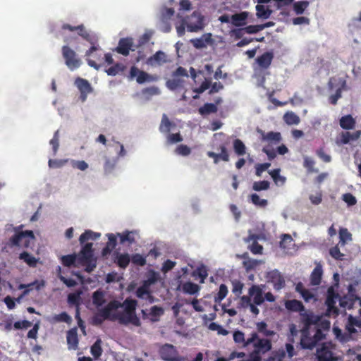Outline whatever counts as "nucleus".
<instances>
[{
    "mask_svg": "<svg viewBox=\"0 0 361 361\" xmlns=\"http://www.w3.org/2000/svg\"><path fill=\"white\" fill-rule=\"evenodd\" d=\"M68 302L70 305H75L76 308L79 307L80 304V293H72L68 295Z\"/></svg>",
    "mask_w": 361,
    "mask_h": 361,
    "instance_id": "nucleus-56",
    "label": "nucleus"
},
{
    "mask_svg": "<svg viewBox=\"0 0 361 361\" xmlns=\"http://www.w3.org/2000/svg\"><path fill=\"white\" fill-rule=\"evenodd\" d=\"M116 164V159H106L104 165V170L106 174L110 173L113 171Z\"/></svg>",
    "mask_w": 361,
    "mask_h": 361,
    "instance_id": "nucleus-63",
    "label": "nucleus"
},
{
    "mask_svg": "<svg viewBox=\"0 0 361 361\" xmlns=\"http://www.w3.org/2000/svg\"><path fill=\"white\" fill-rule=\"evenodd\" d=\"M54 322H65L70 324L72 322L71 317L66 312H61L59 314H55L52 318Z\"/></svg>",
    "mask_w": 361,
    "mask_h": 361,
    "instance_id": "nucleus-51",
    "label": "nucleus"
},
{
    "mask_svg": "<svg viewBox=\"0 0 361 361\" xmlns=\"http://www.w3.org/2000/svg\"><path fill=\"white\" fill-rule=\"evenodd\" d=\"M221 153L216 154L214 152L209 151L207 154L209 157L212 158L214 159V164H218L220 160L224 161H229V154L228 153V150L224 145H221L220 146Z\"/></svg>",
    "mask_w": 361,
    "mask_h": 361,
    "instance_id": "nucleus-22",
    "label": "nucleus"
},
{
    "mask_svg": "<svg viewBox=\"0 0 361 361\" xmlns=\"http://www.w3.org/2000/svg\"><path fill=\"white\" fill-rule=\"evenodd\" d=\"M315 161L313 159L305 157L304 158L303 166L307 169L308 173H317L319 170L314 168Z\"/></svg>",
    "mask_w": 361,
    "mask_h": 361,
    "instance_id": "nucleus-50",
    "label": "nucleus"
},
{
    "mask_svg": "<svg viewBox=\"0 0 361 361\" xmlns=\"http://www.w3.org/2000/svg\"><path fill=\"white\" fill-rule=\"evenodd\" d=\"M270 183L268 180L256 181L252 185V189L255 191L267 190L269 188Z\"/></svg>",
    "mask_w": 361,
    "mask_h": 361,
    "instance_id": "nucleus-59",
    "label": "nucleus"
},
{
    "mask_svg": "<svg viewBox=\"0 0 361 361\" xmlns=\"http://www.w3.org/2000/svg\"><path fill=\"white\" fill-rule=\"evenodd\" d=\"M263 286L252 285L248 290V295L252 298L255 305H261L264 302Z\"/></svg>",
    "mask_w": 361,
    "mask_h": 361,
    "instance_id": "nucleus-17",
    "label": "nucleus"
},
{
    "mask_svg": "<svg viewBox=\"0 0 361 361\" xmlns=\"http://www.w3.org/2000/svg\"><path fill=\"white\" fill-rule=\"evenodd\" d=\"M308 5V1H305L295 2L293 4L294 11L297 15L302 14L304 12V11L307 8Z\"/></svg>",
    "mask_w": 361,
    "mask_h": 361,
    "instance_id": "nucleus-58",
    "label": "nucleus"
},
{
    "mask_svg": "<svg viewBox=\"0 0 361 361\" xmlns=\"http://www.w3.org/2000/svg\"><path fill=\"white\" fill-rule=\"evenodd\" d=\"M228 293V288L225 284H221L219 286V292L217 295L214 297V301L216 302H220L223 300Z\"/></svg>",
    "mask_w": 361,
    "mask_h": 361,
    "instance_id": "nucleus-57",
    "label": "nucleus"
},
{
    "mask_svg": "<svg viewBox=\"0 0 361 361\" xmlns=\"http://www.w3.org/2000/svg\"><path fill=\"white\" fill-rule=\"evenodd\" d=\"M61 52L63 58L65 60V63L70 70L73 71L81 66L82 61L78 57L76 52L70 47L67 45L63 46Z\"/></svg>",
    "mask_w": 361,
    "mask_h": 361,
    "instance_id": "nucleus-8",
    "label": "nucleus"
},
{
    "mask_svg": "<svg viewBox=\"0 0 361 361\" xmlns=\"http://www.w3.org/2000/svg\"><path fill=\"white\" fill-rule=\"evenodd\" d=\"M136 77V81L139 84H143L145 82L156 81L158 80L157 75H152L147 73L139 70L136 66H132L130 70V78H134Z\"/></svg>",
    "mask_w": 361,
    "mask_h": 361,
    "instance_id": "nucleus-11",
    "label": "nucleus"
},
{
    "mask_svg": "<svg viewBox=\"0 0 361 361\" xmlns=\"http://www.w3.org/2000/svg\"><path fill=\"white\" fill-rule=\"evenodd\" d=\"M61 263L64 267H77L78 256L76 254L67 255L61 257Z\"/></svg>",
    "mask_w": 361,
    "mask_h": 361,
    "instance_id": "nucleus-36",
    "label": "nucleus"
},
{
    "mask_svg": "<svg viewBox=\"0 0 361 361\" xmlns=\"http://www.w3.org/2000/svg\"><path fill=\"white\" fill-rule=\"evenodd\" d=\"M258 132L261 135L262 141L267 143L266 146L272 147L273 145L279 144L282 140L281 135L279 132L270 131L265 133L262 130H259Z\"/></svg>",
    "mask_w": 361,
    "mask_h": 361,
    "instance_id": "nucleus-13",
    "label": "nucleus"
},
{
    "mask_svg": "<svg viewBox=\"0 0 361 361\" xmlns=\"http://www.w3.org/2000/svg\"><path fill=\"white\" fill-rule=\"evenodd\" d=\"M361 135V130H356L353 133L350 132H344L341 133V142L343 144H348L351 140H357L360 138Z\"/></svg>",
    "mask_w": 361,
    "mask_h": 361,
    "instance_id": "nucleus-32",
    "label": "nucleus"
},
{
    "mask_svg": "<svg viewBox=\"0 0 361 361\" xmlns=\"http://www.w3.org/2000/svg\"><path fill=\"white\" fill-rule=\"evenodd\" d=\"M92 302L97 307H102L106 302L105 293L101 289H98L92 294Z\"/></svg>",
    "mask_w": 361,
    "mask_h": 361,
    "instance_id": "nucleus-31",
    "label": "nucleus"
},
{
    "mask_svg": "<svg viewBox=\"0 0 361 361\" xmlns=\"http://www.w3.org/2000/svg\"><path fill=\"white\" fill-rule=\"evenodd\" d=\"M255 351L260 353H266L271 349V342L270 340L267 338H259L257 336V338L252 343Z\"/></svg>",
    "mask_w": 361,
    "mask_h": 361,
    "instance_id": "nucleus-20",
    "label": "nucleus"
},
{
    "mask_svg": "<svg viewBox=\"0 0 361 361\" xmlns=\"http://www.w3.org/2000/svg\"><path fill=\"white\" fill-rule=\"evenodd\" d=\"M217 111V105L212 103H206L199 109V113L201 115H208L210 114L216 113Z\"/></svg>",
    "mask_w": 361,
    "mask_h": 361,
    "instance_id": "nucleus-38",
    "label": "nucleus"
},
{
    "mask_svg": "<svg viewBox=\"0 0 361 361\" xmlns=\"http://www.w3.org/2000/svg\"><path fill=\"white\" fill-rule=\"evenodd\" d=\"M355 120L351 115H346L340 118V126L345 130H351L355 128Z\"/></svg>",
    "mask_w": 361,
    "mask_h": 361,
    "instance_id": "nucleus-29",
    "label": "nucleus"
},
{
    "mask_svg": "<svg viewBox=\"0 0 361 361\" xmlns=\"http://www.w3.org/2000/svg\"><path fill=\"white\" fill-rule=\"evenodd\" d=\"M35 240V235L32 231L16 232L10 239L9 245L11 247H22L27 248L31 242Z\"/></svg>",
    "mask_w": 361,
    "mask_h": 361,
    "instance_id": "nucleus-6",
    "label": "nucleus"
},
{
    "mask_svg": "<svg viewBox=\"0 0 361 361\" xmlns=\"http://www.w3.org/2000/svg\"><path fill=\"white\" fill-rule=\"evenodd\" d=\"M63 28L69 29L70 30H78L79 35L91 44V47L85 52L86 56H90L94 51L97 50L98 47L96 45L97 42V37L92 33L86 30L82 24L78 25V27H72L69 24H64Z\"/></svg>",
    "mask_w": 361,
    "mask_h": 361,
    "instance_id": "nucleus-5",
    "label": "nucleus"
},
{
    "mask_svg": "<svg viewBox=\"0 0 361 361\" xmlns=\"http://www.w3.org/2000/svg\"><path fill=\"white\" fill-rule=\"evenodd\" d=\"M124 70V66L122 64L116 63V65L109 68L106 72L109 75L114 76L122 72Z\"/></svg>",
    "mask_w": 361,
    "mask_h": 361,
    "instance_id": "nucleus-64",
    "label": "nucleus"
},
{
    "mask_svg": "<svg viewBox=\"0 0 361 361\" xmlns=\"http://www.w3.org/2000/svg\"><path fill=\"white\" fill-rule=\"evenodd\" d=\"M132 47V42L128 38H122L119 40L116 51L123 56H128Z\"/></svg>",
    "mask_w": 361,
    "mask_h": 361,
    "instance_id": "nucleus-28",
    "label": "nucleus"
},
{
    "mask_svg": "<svg viewBox=\"0 0 361 361\" xmlns=\"http://www.w3.org/2000/svg\"><path fill=\"white\" fill-rule=\"evenodd\" d=\"M66 339L69 349H78L79 341L78 337V329L76 327L72 328L67 331Z\"/></svg>",
    "mask_w": 361,
    "mask_h": 361,
    "instance_id": "nucleus-24",
    "label": "nucleus"
},
{
    "mask_svg": "<svg viewBox=\"0 0 361 361\" xmlns=\"http://www.w3.org/2000/svg\"><path fill=\"white\" fill-rule=\"evenodd\" d=\"M257 16L262 19H267L271 15V10L264 5L256 6Z\"/></svg>",
    "mask_w": 361,
    "mask_h": 361,
    "instance_id": "nucleus-47",
    "label": "nucleus"
},
{
    "mask_svg": "<svg viewBox=\"0 0 361 361\" xmlns=\"http://www.w3.org/2000/svg\"><path fill=\"white\" fill-rule=\"evenodd\" d=\"M357 302L361 306V298L357 295H345L339 299L340 305L348 310L353 308L354 305Z\"/></svg>",
    "mask_w": 361,
    "mask_h": 361,
    "instance_id": "nucleus-21",
    "label": "nucleus"
},
{
    "mask_svg": "<svg viewBox=\"0 0 361 361\" xmlns=\"http://www.w3.org/2000/svg\"><path fill=\"white\" fill-rule=\"evenodd\" d=\"M328 87L330 90H341V92L345 90L346 80L341 77H331L328 82Z\"/></svg>",
    "mask_w": 361,
    "mask_h": 361,
    "instance_id": "nucleus-25",
    "label": "nucleus"
},
{
    "mask_svg": "<svg viewBox=\"0 0 361 361\" xmlns=\"http://www.w3.org/2000/svg\"><path fill=\"white\" fill-rule=\"evenodd\" d=\"M301 338L300 344L302 349L312 350L325 337L324 331L330 329L329 320L323 315L315 314L313 312L300 314Z\"/></svg>",
    "mask_w": 361,
    "mask_h": 361,
    "instance_id": "nucleus-1",
    "label": "nucleus"
},
{
    "mask_svg": "<svg viewBox=\"0 0 361 361\" xmlns=\"http://www.w3.org/2000/svg\"><path fill=\"white\" fill-rule=\"evenodd\" d=\"M283 119L288 125H297L300 123L299 116L292 111L286 113Z\"/></svg>",
    "mask_w": 361,
    "mask_h": 361,
    "instance_id": "nucleus-48",
    "label": "nucleus"
},
{
    "mask_svg": "<svg viewBox=\"0 0 361 361\" xmlns=\"http://www.w3.org/2000/svg\"><path fill=\"white\" fill-rule=\"evenodd\" d=\"M137 302L135 300L126 298L123 303L121 307H124L125 312L123 314L117 313L112 314V319H116L121 324L127 325L132 324L135 326H140L141 325L139 317L135 314V310Z\"/></svg>",
    "mask_w": 361,
    "mask_h": 361,
    "instance_id": "nucleus-2",
    "label": "nucleus"
},
{
    "mask_svg": "<svg viewBox=\"0 0 361 361\" xmlns=\"http://www.w3.org/2000/svg\"><path fill=\"white\" fill-rule=\"evenodd\" d=\"M317 357L318 361H336L337 359L334 356L333 352L326 343H324L322 347L317 349Z\"/></svg>",
    "mask_w": 361,
    "mask_h": 361,
    "instance_id": "nucleus-18",
    "label": "nucleus"
},
{
    "mask_svg": "<svg viewBox=\"0 0 361 361\" xmlns=\"http://www.w3.org/2000/svg\"><path fill=\"white\" fill-rule=\"evenodd\" d=\"M19 259L23 260L30 267H35L37 265L38 259L27 252H23L19 255Z\"/></svg>",
    "mask_w": 361,
    "mask_h": 361,
    "instance_id": "nucleus-39",
    "label": "nucleus"
},
{
    "mask_svg": "<svg viewBox=\"0 0 361 361\" xmlns=\"http://www.w3.org/2000/svg\"><path fill=\"white\" fill-rule=\"evenodd\" d=\"M280 169H276L269 171V174L276 184L283 185L286 182V178L280 175Z\"/></svg>",
    "mask_w": 361,
    "mask_h": 361,
    "instance_id": "nucleus-54",
    "label": "nucleus"
},
{
    "mask_svg": "<svg viewBox=\"0 0 361 361\" xmlns=\"http://www.w3.org/2000/svg\"><path fill=\"white\" fill-rule=\"evenodd\" d=\"M286 357V352L284 350H279L269 356L267 361H283Z\"/></svg>",
    "mask_w": 361,
    "mask_h": 361,
    "instance_id": "nucleus-61",
    "label": "nucleus"
},
{
    "mask_svg": "<svg viewBox=\"0 0 361 361\" xmlns=\"http://www.w3.org/2000/svg\"><path fill=\"white\" fill-rule=\"evenodd\" d=\"M274 58V54L272 51H266L262 55L257 56L255 59L257 67L254 68L255 71L257 72V70L265 71L269 68Z\"/></svg>",
    "mask_w": 361,
    "mask_h": 361,
    "instance_id": "nucleus-10",
    "label": "nucleus"
},
{
    "mask_svg": "<svg viewBox=\"0 0 361 361\" xmlns=\"http://www.w3.org/2000/svg\"><path fill=\"white\" fill-rule=\"evenodd\" d=\"M166 55L164 51H158L148 59L147 63L151 65H153L154 63L160 65L166 62Z\"/></svg>",
    "mask_w": 361,
    "mask_h": 361,
    "instance_id": "nucleus-33",
    "label": "nucleus"
},
{
    "mask_svg": "<svg viewBox=\"0 0 361 361\" xmlns=\"http://www.w3.org/2000/svg\"><path fill=\"white\" fill-rule=\"evenodd\" d=\"M257 331L264 336L270 337L275 334L274 331L267 329V324L264 322H260L257 324Z\"/></svg>",
    "mask_w": 361,
    "mask_h": 361,
    "instance_id": "nucleus-49",
    "label": "nucleus"
},
{
    "mask_svg": "<svg viewBox=\"0 0 361 361\" xmlns=\"http://www.w3.org/2000/svg\"><path fill=\"white\" fill-rule=\"evenodd\" d=\"M102 341L97 339L91 346L90 353L94 360H98L102 354Z\"/></svg>",
    "mask_w": 361,
    "mask_h": 361,
    "instance_id": "nucleus-40",
    "label": "nucleus"
},
{
    "mask_svg": "<svg viewBox=\"0 0 361 361\" xmlns=\"http://www.w3.org/2000/svg\"><path fill=\"white\" fill-rule=\"evenodd\" d=\"M75 85L80 92V100L84 102L86 101L87 95L93 92L91 84L87 80L78 77L75 80Z\"/></svg>",
    "mask_w": 361,
    "mask_h": 361,
    "instance_id": "nucleus-12",
    "label": "nucleus"
},
{
    "mask_svg": "<svg viewBox=\"0 0 361 361\" xmlns=\"http://www.w3.org/2000/svg\"><path fill=\"white\" fill-rule=\"evenodd\" d=\"M339 246L340 245L338 244L337 245L330 248L329 254L334 259L336 260H343L344 255L341 252Z\"/></svg>",
    "mask_w": 361,
    "mask_h": 361,
    "instance_id": "nucleus-60",
    "label": "nucleus"
},
{
    "mask_svg": "<svg viewBox=\"0 0 361 361\" xmlns=\"http://www.w3.org/2000/svg\"><path fill=\"white\" fill-rule=\"evenodd\" d=\"M339 298V295L336 292L333 286H330L327 290V296L325 301V304L327 306V309L325 312L326 317H334L338 315L339 310L336 307V300Z\"/></svg>",
    "mask_w": 361,
    "mask_h": 361,
    "instance_id": "nucleus-9",
    "label": "nucleus"
},
{
    "mask_svg": "<svg viewBox=\"0 0 361 361\" xmlns=\"http://www.w3.org/2000/svg\"><path fill=\"white\" fill-rule=\"evenodd\" d=\"M173 124L170 121L166 114H163L159 130L162 133H169Z\"/></svg>",
    "mask_w": 361,
    "mask_h": 361,
    "instance_id": "nucleus-42",
    "label": "nucleus"
},
{
    "mask_svg": "<svg viewBox=\"0 0 361 361\" xmlns=\"http://www.w3.org/2000/svg\"><path fill=\"white\" fill-rule=\"evenodd\" d=\"M101 234L99 233H96L90 230H86L83 233H82L79 238V241L80 244L85 243L86 241L89 240H96L99 238Z\"/></svg>",
    "mask_w": 361,
    "mask_h": 361,
    "instance_id": "nucleus-37",
    "label": "nucleus"
},
{
    "mask_svg": "<svg viewBox=\"0 0 361 361\" xmlns=\"http://www.w3.org/2000/svg\"><path fill=\"white\" fill-rule=\"evenodd\" d=\"M233 147L235 153L238 156H243L246 153V147L243 142L240 139H235L233 141Z\"/></svg>",
    "mask_w": 361,
    "mask_h": 361,
    "instance_id": "nucleus-45",
    "label": "nucleus"
},
{
    "mask_svg": "<svg viewBox=\"0 0 361 361\" xmlns=\"http://www.w3.org/2000/svg\"><path fill=\"white\" fill-rule=\"evenodd\" d=\"M159 354L161 359L164 361H185V357L180 356L176 348L172 344L162 345L159 350Z\"/></svg>",
    "mask_w": 361,
    "mask_h": 361,
    "instance_id": "nucleus-7",
    "label": "nucleus"
},
{
    "mask_svg": "<svg viewBox=\"0 0 361 361\" xmlns=\"http://www.w3.org/2000/svg\"><path fill=\"white\" fill-rule=\"evenodd\" d=\"M250 200L253 204L260 207H265L268 204L267 200L261 199L256 193H253L250 195Z\"/></svg>",
    "mask_w": 361,
    "mask_h": 361,
    "instance_id": "nucleus-55",
    "label": "nucleus"
},
{
    "mask_svg": "<svg viewBox=\"0 0 361 361\" xmlns=\"http://www.w3.org/2000/svg\"><path fill=\"white\" fill-rule=\"evenodd\" d=\"M73 168L77 169L80 171H84L88 168V164L83 160H73L71 161Z\"/></svg>",
    "mask_w": 361,
    "mask_h": 361,
    "instance_id": "nucleus-62",
    "label": "nucleus"
},
{
    "mask_svg": "<svg viewBox=\"0 0 361 361\" xmlns=\"http://www.w3.org/2000/svg\"><path fill=\"white\" fill-rule=\"evenodd\" d=\"M274 24H256L254 25L247 26L245 28L246 33L253 34L257 33L267 27L274 25Z\"/></svg>",
    "mask_w": 361,
    "mask_h": 361,
    "instance_id": "nucleus-53",
    "label": "nucleus"
},
{
    "mask_svg": "<svg viewBox=\"0 0 361 361\" xmlns=\"http://www.w3.org/2000/svg\"><path fill=\"white\" fill-rule=\"evenodd\" d=\"M92 243H86L81 249L78 256V264L86 266V271L91 272L97 266L96 259L94 257Z\"/></svg>",
    "mask_w": 361,
    "mask_h": 361,
    "instance_id": "nucleus-3",
    "label": "nucleus"
},
{
    "mask_svg": "<svg viewBox=\"0 0 361 361\" xmlns=\"http://www.w3.org/2000/svg\"><path fill=\"white\" fill-rule=\"evenodd\" d=\"M258 236L255 234H250L245 239V241L250 243L252 241V244L249 246V249L252 254L258 255L262 254L263 247L257 243Z\"/></svg>",
    "mask_w": 361,
    "mask_h": 361,
    "instance_id": "nucleus-27",
    "label": "nucleus"
},
{
    "mask_svg": "<svg viewBox=\"0 0 361 361\" xmlns=\"http://www.w3.org/2000/svg\"><path fill=\"white\" fill-rule=\"evenodd\" d=\"M285 307L289 311L299 312L300 314L301 313L310 312L305 311V308L302 302L295 299L286 300L285 302Z\"/></svg>",
    "mask_w": 361,
    "mask_h": 361,
    "instance_id": "nucleus-23",
    "label": "nucleus"
},
{
    "mask_svg": "<svg viewBox=\"0 0 361 361\" xmlns=\"http://www.w3.org/2000/svg\"><path fill=\"white\" fill-rule=\"evenodd\" d=\"M183 291L185 293L194 295L200 290V286L192 282H185L182 286Z\"/></svg>",
    "mask_w": 361,
    "mask_h": 361,
    "instance_id": "nucleus-43",
    "label": "nucleus"
},
{
    "mask_svg": "<svg viewBox=\"0 0 361 361\" xmlns=\"http://www.w3.org/2000/svg\"><path fill=\"white\" fill-rule=\"evenodd\" d=\"M130 261V258L128 254H117L116 257V264L118 266L122 269L126 268Z\"/></svg>",
    "mask_w": 361,
    "mask_h": 361,
    "instance_id": "nucleus-46",
    "label": "nucleus"
},
{
    "mask_svg": "<svg viewBox=\"0 0 361 361\" xmlns=\"http://www.w3.org/2000/svg\"><path fill=\"white\" fill-rule=\"evenodd\" d=\"M164 313V310L163 307L154 305L150 308V311L148 315L149 316V319L152 322H155L159 320L160 317L163 315Z\"/></svg>",
    "mask_w": 361,
    "mask_h": 361,
    "instance_id": "nucleus-34",
    "label": "nucleus"
},
{
    "mask_svg": "<svg viewBox=\"0 0 361 361\" xmlns=\"http://www.w3.org/2000/svg\"><path fill=\"white\" fill-rule=\"evenodd\" d=\"M178 4V11L176 14V18L178 19L177 23H188L184 14L185 12H188L192 10V5L191 1L190 0H180Z\"/></svg>",
    "mask_w": 361,
    "mask_h": 361,
    "instance_id": "nucleus-15",
    "label": "nucleus"
},
{
    "mask_svg": "<svg viewBox=\"0 0 361 361\" xmlns=\"http://www.w3.org/2000/svg\"><path fill=\"white\" fill-rule=\"evenodd\" d=\"M257 338V334L252 332L250 337L245 339V334L240 331H235L233 333V340L238 344H242L244 347H247L251 345Z\"/></svg>",
    "mask_w": 361,
    "mask_h": 361,
    "instance_id": "nucleus-16",
    "label": "nucleus"
},
{
    "mask_svg": "<svg viewBox=\"0 0 361 361\" xmlns=\"http://www.w3.org/2000/svg\"><path fill=\"white\" fill-rule=\"evenodd\" d=\"M323 275V269L320 263L316 264L310 274V283L312 286H318L321 283Z\"/></svg>",
    "mask_w": 361,
    "mask_h": 361,
    "instance_id": "nucleus-26",
    "label": "nucleus"
},
{
    "mask_svg": "<svg viewBox=\"0 0 361 361\" xmlns=\"http://www.w3.org/2000/svg\"><path fill=\"white\" fill-rule=\"evenodd\" d=\"M269 281L273 283L274 288L276 290H281L285 286V280L278 270H273L268 273Z\"/></svg>",
    "mask_w": 361,
    "mask_h": 361,
    "instance_id": "nucleus-14",
    "label": "nucleus"
},
{
    "mask_svg": "<svg viewBox=\"0 0 361 361\" xmlns=\"http://www.w3.org/2000/svg\"><path fill=\"white\" fill-rule=\"evenodd\" d=\"M134 234V231H126L122 233H118L117 235L120 238V243L121 244L125 242H128L129 244H133L135 242Z\"/></svg>",
    "mask_w": 361,
    "mask_h": 361,
    "instance_id": "nucleus-41",
    "label": "nucleus"
},
{
    "mask_svg": "<svg viewBox=\"0 0 361 361\" xmlns=\"http://www.w3.org/2000/svg\"><path fill=\"white\" fill-rule=\"evenodd\" d=\"M121 307V303L116 300L110 301L104 307L100 309L97 314L92 318V324L94 325H100L106 319L111 321L116 320L112 319L111 312Z\"/></svg>",
    "mask_w": 361,
    "mask_h": 361,
    "instance_id": "nucleus-4",
    "label": "nucleus"
},
{
    "mask_svg": "<svg viewBox=\"0 0 361 361\" xmlns=\"http://www.w3.org/2000/svg\"><path fill=\"white\" fill-rule=\"evenodd\" d=\"M192 276L195 277L197 276V277L200 278V283H204V280L206 279V278L208 276L207 269L204 265L198 267L193 271Z\"/></svg>",
    "mask_w": 361,
    "mask_h": 361,
    "instance_id": "nucleus-52",
    "label": "nucleus"
},
{
    "mask_svg": "<svg viewBox=\"0 0 361 361\" xmlns=\"http://www.w3.org/2000/svg\"><path fill=\"white\" fill-rule=\"evenodd\" d=\"M160 18L163 22L173 19L176 12L173 8L162 6L159 11Z\"/></svg>",
    "mask_w": 361,
    "mask_h": 361,
    "instance_id": "nucleus-30",
    "label": "nucleus"
},
{
    "mask_svg": "<svg viewBox=\"0 0 361 361\" xmlns=\"http://www.w3.org/2000/svg\"><path fill=\"white\" fill-rule=\"evenodd\" d=\"M184 80L180 78H173L168 80L166 82V87L171 90H176L183 87Z\"/></svg>",
    "mask_w": 361,
    "mask_h": 361,
    "instance_id": "nucleus-44",
    "label": "nucleus"
},
{
    "mask_svg": "<svg viewBox=\"0 0 361 361\" xmlns=\"http://www.w3.org/2000/svg\"><path fill=\"white\" fill-rule=\"evenodd\" d=\"M352 240V234L346 228H341L339 229V242L338 245L344 247L348 241Z\"/></svg>",
    "mask_w": 361,
    "mask_h": 361,
    "instance_id": "nucleus-35",
    "label": "nucleus"
},
{
    "mask_svg": "<svg viewBox=\"0 0 361 361\" xmlns=\"http://www.w3.org/2000/svg\"><path fill=\"white\" fill-rule=\"evenodd\" d=\"M190 42L196 49H202L206 47L207 45L213 44L214 41L212 39V35L211 33H205L200 38L190 39Z\"/></svg>",
    "mask_w": 361,
    "mask_h": 361,
    "instance_id": "nucleus-19",
    "label": "nucleus"
}]
</instances>
